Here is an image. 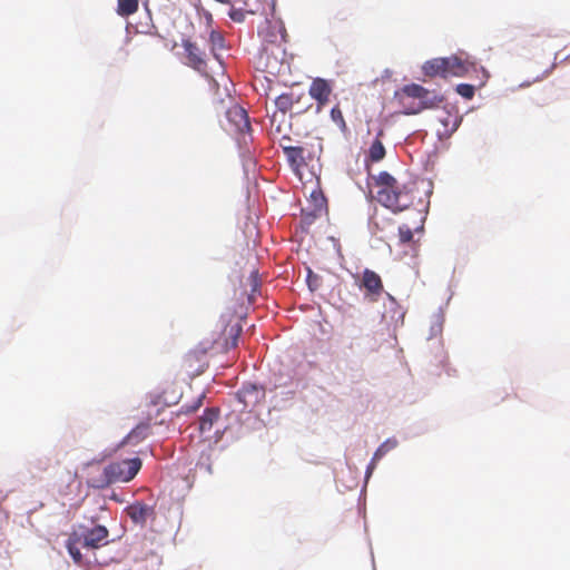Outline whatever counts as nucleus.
Returning a JSON list of instances; mask_svg holds the SVG:
<instances>
[{"instance_id": "12", "label": "nucleus", "mask_w": 570, "mask_h": 570, "mask_svg": "<svg viewBox=\"0 0 570 570\" xmlns=\"http://www.w3.org/2000/svg\"><path fill=\"white\" fill-rule=\"evenodd\" d=\"M284 140L291 141V137L283 136L279 141V146L283 148L291 166L296 173H298V170L306 165L305 148L302 146L284 145Z\"/></svg>"}, {"instance_id": "6", "label": "nucleus", "mask_w": 570, "mask_h": 570, "mask_svg": "<svg viewBox=\"0 0 570 570\" xmlns=\"http://www.w3.org/2000/svg\"><path fill=\"white\" fill-rule=\"evenodd\" d=\"M181 46L186 52V65L204 77L212 78L207 69L204 51L195 42L188 39L183 40Z\"/></svg>"}, {"instance_id": "2", "label": "nucleus", "mask_w": 570, "mask_h": 570, "mask_svg": "<svg viewBox=\"0 0 570 570\" xmlns=\"http://www.w3.org/2000/svg\"><path fill=\"white\" fill-rule=\"evenodd\" d=\"M141 465L139 458L110 462L99 476L90 479L89 484L95 489H105L114 483L129 482L137 475Z\"/></svg>"}, {"instance_id": "10", "label": "nucleus", "mask_w": 570, "mask_h": 570, "mask_svg": "<svg viewBox=\"0 0 570 570\" xmlns=\"http://www.w3.org/2000/svg\"><path fill=\"white\" fill-rule=\"evenodd\" d=\"M460 118L456 114L443 110L436 117V135L440 139L449 138L459 127Z\"/></svg>"}, {"instance_id": "20", "label": "nucleus", "mask_w": 570, "mask_h": 570, "mask_svg": "<svg viewBox=\"0 0 570 570\" xmlns=\"http://www.w3.org/2000/svg\"><path fill=\"white\" fill-rule=\"evenodd\" d=\"M443 60L441 58H434L423 63V73L430 78L442 77L444 78Z\"/></svg>"}, {"instance_id": "37", "label": "nucleus", "mask_w": 570, "mask_h": 570, "mask_svg": "<svg viewBox=\"0 0 570 570\" xmlns=\"http://www.w3.org/2000/svg\"><path fill=\"white\" fill-rule=\"evenodd\" d=\"M248 392H249V391H248L247 389H244V390L242 391V394L245 396Z\"/></svg>"}, {"instance_id": "15", "label": "nucleus", "mask_w": 570, "mask_h": 570, "mask_svg": "<svg viewBox=\"0 0 570 570\" xmlns=\"http://www.w3.org/2000/svg\"><path fill=\"white\" fill-rule=\"evenodd\" d=\"M397 446V441L395 439H387L385 442H383L374 452V455L367 466L366 474L367 476L373 472L375 469L376 462L380 461L387 452L395 449Z\"/></svg>"}, {"instance_id": "1", "label": "nucleus", "mask_w": 570, "mask_h": 570, "mask_svg": "<svg viewBox=\"0 0 570 570\" xmlns=\"http://www.w3.org/2000/svg\"><path fill=\"white\" fill-rule=\"evenodd\" d=\"M375 186L379 188L377 202L393 213L412 207L419 194L416 181H402L387 171H381L375 177Z\"/></svg>"}, {"instance_id": "33", "label": "nucleus", "mask_w": 570, "mask_h": 570, "mask_svg": "<svg viewBox=\"0 0 570 570\" xmlns=\"http://www.w3.org/2000/svg\"><path fill=\"white\" fill-rule=\"evenodd\" d=\"M315 200H320L321 202V205L325 202L324 197L322 195H318L317 197H315Z\"/></svg>"}, {"instance_id": "13", "label": "nucleus", "mask_w": 570, "mask_h": 570, "mask_svg": "<svg viewBox=\"0 0 570 570\" xmlns=\"http://www.w3.org/2000/svg\"><path fill=\"white\" fill-rule=\"evenodd\" d=\"M79 534L83 547L97 549L107 543L109 532L106 527L96 525Z\"/></svg>"}, {"instance_id": "39", "label": "nucleus", "mask_w": 570, "mask_h": 570, "mask_svg": "<svg viewBox=\"0 0 570 570\" xmlns=\"http://www.w3.org/2000/svg\"><path fill=\"white\" fill-rule=\"evenodd\" d=\"M419 203H420L421 205H424V202H423L421 198L419 199Z\"/></svg>"}, {"instance_id": "29", "label": "nucleus", "mask_w": 570, "mask_h": 570, "mask_svg": "<svg viewBox=\"0 0 570 570\" xmlns=\"http://www.w3.org/2000/svg\"><path fill=\"white\" fill-rule=\"evenodd\" d=\"M443 60V69H444V78L452 77V61L451 56L450 57H443L441 58Z\"/></svg>"}, {"instance_id": "35", "label": "nucleus", "mask_w": 570, "mask_h": 570, "mask_svg": "<svg viewBox=\"0 0 570 570\" xmlns=\"http://www.w3.org/2000/svg\"><path fill=\"white\" fill-rule=\"evenodd\" d=\"M419 213H420V216H421L420 217V222L423 224V222L425 219V217L423 216V210H419Z\"/></svg>"}, {"instance_id": "17", "label": "nucleus", "mask_w": 570, "mask_h": 570, "mask_svg": "<svg viewBox=\"0 0 570 570\" xmlns=\"http://www.w3.org/2000/svg\"><path fill=\"white\" fill-rule=\"evenodd\" d=\"M219 410L216 407L206 409L204 414L199 417V431L202 434H207L212 431L214 423L218 420Z\"/></svg>"}, {"instance_id": "19", "label": "nucleus", "mask_w": 570, "mask_h": 570, "mask_svg": "<svg viewBox=\"0 0 570 570\" xmlns=\"http://www.w3.org/2000/svg\"><path fill=\"white\" fill-rule=\"evenodd\" d=\"M382 136L383 131L381 130L368 148L367 158L373 163L381 161L385 157V147L381 140Z\"/></svg>"}, {"instance_id": "26", "label": "nucleus", "mask_w": 570, "mask_h": 570, "mask_svg": "<svg viewBox=\"0 0 570 570\" xmlns=\"http://www.w3.org/2000/svg\"><path fill=\"white\" fill-rule=\"evenodd\" d=\"M399 238L401 244H409L413 240V232L407 225L399 227Z\"/></svg>"}, {"instance_id": "38", "label": "nucleus", "mask_w": 570, "mask_h": 570, "mask_svg": "<svg viewBox=\"0 0 570 570\" xmlns=\"http://www.w3.org/2000/svg\"><path fill=\"white\" fill-rule=\"evenodd\" d=\"M276 117H277V114L275 112V114L273 115V121L276 119Z\"/></svg>"}, {"instance_id": "25", "label": "nucleus", "mask_w": 570, "mask_h": 570, "mask_svg": "<svg viewBox=\"0 0 570 570\" xmlns=\"http://www.w3.org/2000/svg\"><path fill=\"white\" fill-rule=\"evenodd\" d=\"M455 91L465 99H472L474 97V86L469 83H460L456 86Z\"/></svg>"}, {"instance_id": "23", "label": "nucleus", "mask_w": 570, "mask_h": 570, "mask_svg": "<svg viewBox=\"0 0 570 570\" xmlns=\"http://www.w3.org/2000/svg\"><path fill=\"white\" fill-rule=\"evenodd\" d=\"M148 425L147 424H140L137 425L128 435L127 440L128 442H138L147 436L148 432Z\"/></svg>"}, {"instance_id": "16", "label": "nucleus", "mask_w": 570, "mask_h": 570, "mask_svg": "<svg viewBox=\"0 0 570 570\" xmlns=\"http://www.w3.org/2000/svg\"><path fill=\"white\" fill-rule=\"evenodd\" d=\"M299 100V96H295L294 92H284L276 97L275 106L277 111L284 118L286 114L293 108V105Z\"/></svg>"}, {"instance_id": "4", "label": "nucleus", "mask_w": 570, "mask_h": 570, "mask_svg": "<svg viewBox=\"0 0 570 570\" xmlns=\"http://www.w3.org/2000/svg\"><path fill=\"white\" fill-rule=\"evenodd\" d=\"M214 343L202 342L198 346L189 351L183 358V366L191 374H202L208 366L206 355L212 350Z\"/></svg>"}, {"instance_id": "8", "label": "nucleus", "mask_w": 570, "mask_h": 570, "mask_svg": "<svg viewBox=\"0 0 570 570\" xmlns=\"http://www.w3.org/2000/svg\"><path fill=\"white\" fill-rule=\"evenodd\" d=\"M227 130L245 134L250 130L247 111L237 104H233L226 111Z\"/></svg>"}, {"instance_id": "21", "label": "nucleus", "mask_w": 570, "mask_h": 570, "mask_svg": "<svg viewBox=\"0 0 570 570\" xmlns=\"http://www.w3.org/2000/svg\"><path fill=\"white\" fill-rule=\"evenodd\" d=\"M224 332L226 334V338L223 348L228 351L229 348L236 347L242 332L240 326L238 324L228 325Z\"/></svg>"}, {"instance_id": "5", "label": "nucleus", "mask_w": 570, "mask_h": 570, "mask_svg": "<svg viewBox=\"0 0 570 570\" xmlns=\"http://www.w3.org/2000/svg\"><path fill=\"white\" fill-rule=\"evenodd\" d=\"M355 279L360 289L364 291V296L371 302H376L384 292L381 276L370 268H365L361 276H355Z\"/></svg>"}, {"instance_id": "3", "label": "nucleus", "mask_w": 570, "mask_h": 570, "mask_svg": "<svg viewBox=\"0 0 570 570\" xmlns=\"http://www.w3.org/2000/svg\"><path fill=\"white\" fill-rule=\"evenodd\" d=\"M395 99L403 107L404 114L415 115L434 105L430 91L417 83L403 86L395 92Z\"/></svg>"}, {"instance_id": "28", "label": "nucleus", "mask_w": 570, "mask_h": 570, "mask_svg": "<svg viewBox=\"0 0 570 570\" xmlns=\"http://www.w3.org/2000/svg\"><path fill=\"white\" fill-rule=\"evenodd\" d=\"M318 279L320 277L308 269L307 283L312 291H315L318 287Z\"/></svg>"}, {"instance_id": "22", "label": "nucleus", "mask_w": 570, "mask_h": 570, "mask_svg": "<svg viewBox=\"0 0 570 570\" xmlns=\"http://www.w3.org/2000/svg\"><path fill=\"white\" fill-rule=\"evenodd\" d=\"M138 10V0H118L117 12L121 17H129Z\"/></svg>"}, {"instance_id": "30", "label": "nucleus", "mask_w": 570, "mask_h": 570, "mask_svg": "<svg viewBox=\"0 0 570 570\" xmlns=\"http://www.w3.org/2000/svg\"><path fill=\"white\" fill-rule=\"evenodd\" d=\"M230 7H233V4ZM229 17L232 20H234L236 22H240L244 20V12L242 10H236V9L232 8L229 11Z\"/></svg>"}, {"instance_id": "7", "label": "nucleus", "mask_w": 570, "mask_h": 570, "mask_svg": "<svg viewBox=\"0 0 570 570\" xmlns=\"http://www.w3.org/2000/svg\"><path fill=\"white\" fill-rule=\"evenodd\" d=\"M452 63V77H464L472 72H482L483 80L481 85L489 78L488 71L483 67H479L478 63L471 60L468 56L463 57L462 53L451 56Z\"/></svg>"}, {"instance_id": "24", "label": "nucleus", "mask_w": 570, "mask_h": 570, "mask_svg": "<svg viewBox=\"0 0 570 570\" xmlns=\"http://www.w3.org/2000/svg\"><path fill=\"white\" fill-rule=\"evenodd\" d=\"M331 118L343 131L347 129L343 112L338 106L332 108Z\"/></svg>"}, {"instance_id": "34", "label": "nucleus", "mask_w": 570, "mask_h": 570, "mask_svg": "<svg viewBox=\"0 0 570 570\" xmlns=\"http://www.w3.org/2000/svg\"><path fill=\"white\" fill-rule=\"evenodd\" d=\"M200 406V400H198L197 404L190 409V411H196Z\"/></svg>"}, {"instance_id": "9", "label": "nucleus", "mask_w": 570, "mask_h": 570, "mask_svg": "<svg viewBox=\"0 0 570 570\" xmlns=\"http://www.w3.org/2000/svg\"><path fill=\"white\" fill-rule=\"evenodd\" d=\"M333 88L328 80L323 78H315L309 88V96L317 102V111H321L328 102Z\"/></svg>"}, {"instance_id": "11", "label": "nucleus", "mask_w": 570, "mask_h": 570, "mask_svg": "<svg viewBox=\"0 0 570 570\" xmlns=\"http://www.w3.org/2000/svg\"><path fill=\"white\" fill-rule=\"evenodd\" d=\"M264 42L268 45L283 43L286 41V30L281 21H266L258 31Z\"/></svg>"}, {"instance_id": "27", "label": "nucleus", "mask_w": 570, "mask_h": 570, "mask_svg": "<svg viewBox=\"0 0 570 570\" xmlns=\"http://www.w3.org/2000/svg\"><path fill=\"white\" fill-rule=\"evenodd\" d=\"M209 42L212 45V51L215 52L216 49H222L224 47V38L217 31H212L209 35ZM216 56V53H214Z\"/></svg>"}, {"instance_id": "32", "label": "nucleus", "mask_w": 570, "mask_h": 570, "mask_svg": "<svg viewBox=\"0 0 570 570\" xmlns=\"http://www.w3.org/2000/svg\"><path fill=\"white\" fill-rule=\"evenodd\" d=\"M215 1L218 3H222V4H226V6H232V2H234V0H215Z\"/></svg>"}, {"instance_id": "18", "label": "nucleus", "mask_w": 570, "mask_h": 570, "mask_svg": "<svg viewBox=\"0 0 570 570\" xmlns=\"http://www.w3.org/2000/svg\"><path fill=\"white\" fill-rule=\"evenodd\" d=\"M80 543H82L81 535L78 532H72L66 542V548L70 557L78 564H80L82 561V554L79 549Z\"/></svg>"}, {"instance_id": "14", "label": "nucleus", "mask_w": 570, "mask_h": 570, "mask_svg": "<svg viewBox=\"0 0 570 570\" xmlns=\"http://www.w3.org/2000/svg\"><path fill=\"white\" fill-rule=\"evenodd\" d=\"M127 514L135 523L145 524L149 518L155 517V510L142 502H135L127 508Z\"/></svg>"}, {"instance_id": "31", "label": "nucleus", "mask_w": 570, "mask_h": 570, "mask_svg": "<svg viewBox=\"0 0 570 570\" xmlns=\"http://www.w3.org/2000/svg\"><path fill=\"white\" fill-rule=\"evenodd\" d=\"M151 38H142L136 46L141 50H149L151 45Z\"/></svg>"}, {"instance_id": "36", "label": "nucleus", "mask_w": 570, "mask_h": 570, "mask_svg": "<svg viewBox=\"0 0 570 570\" xmlns=\"http://www.w3.org/2000/svg\"><path fill=\"white\" fill-rule=\"evenodd\" d=\"M267 52H268V48H267V47H264V48H263V51H262V57H263L264 55H267Z\"/></svg>"}]
</instances>
